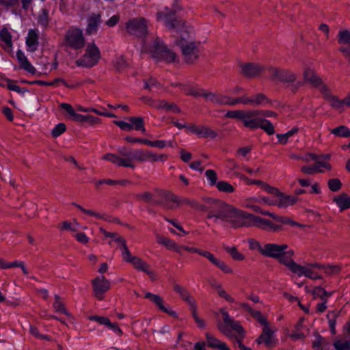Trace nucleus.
<instances>
[{
	"label": "nucleus",
	"instance_id": "1",
	"mask_svg": "<svg viewBox=\"0 0 350 350\" xmlns=\"http://www.w3.org/2000/svg\"><path fill=\"white\" fill-rule=\"evenodd\" d=\"M158 20H163L170 29H177L179 36L174 39V44L180 49L183 61L187 64H195L200 58L202 43L194 40L191 36V27L186 26V22L175 17V11L166 9L157 14Z\"/></svg>",
	"mask_w": 350,
	"mask_h": 350
},
{
	"label": "nucleus",
	"instance_id": "2",
	"mask_svg": "<svg viewBox=\"0 0 350 350\" xmlns=\"http://www.w3.org/2000/svg\"><path fill=\"white\" fill-rule=\"evenodd\" d=\"M167 159L165 154H157L147 149H131L121 146L117 149V154L107 153L103 159L109 161L118 167H135V161L142 163L145 161H164Z\"/></svg>",
	"mask_w": 350,
	"mask_h": 350
},
{
	"label": "nucleus",
	"instance_id": "3",
	"mask_svg": "<svg viewBox=\"0 0 350 350\" xmlns=\"http://www.w3.org/2000/svg\"><path fill=\"white\" fill-rule=\"evenodd\" d=\"M230 224L232 228L256 227L262 230L279 232L284 230V227L280 224H276L271 221L254 214L234 209Z\"/></svg>",
	"mask_w": 350,
	"mask_h": 350
},
{
	"label": "nucleus",
	"instance_id": "4",
	"mask_svg": "<svg viewBox=\"0 0 350 350\" xmlns=\"http://www.w3.org/2000/svg\"><path fill=\"white\" fill-rule=\"evenodd\" d=\"M203 200L204 204L202 211L208 212L206 216L208 219L213 218L215 222L220 219L230 223L235 208L221 200L206 198H203Z\"/></svg>",
	"mask_w": 350,
	"mask_h": 350
},
{
	"label": "nucleus",
	"instance_id": "5",
	"mask_svg": "<svg viewBox=\"0 0 350 350\" xmlns=\"http://www.w3.org/2000/svg\"><path fill=\"white\" fill-rule=\"evenodd\" d=\"M221 313L223 316L224 325H218V329L228 338L233 340L234 346L237 344L238 347L242 350L245 347L242 342L245 336L243 327L239 322L232 319L224 310L221 309Z\"/></svg>",
	"mask_w": 350,
	"mask_h": 350
},
{
	"label": "nucleus",
	"instance_id": "6",
	"mask_svg": "<svg viewBox=\"0 0 350 350\" xmlns=\"http://www.w3.org/2000/svg\"><path fill=\"white\" fill-rule=\"evenodd\" d=\"M149 21L144 17L132 18L125 23V31L130 35L144 39L148 34Z\"/></svg>",
	"mask_w": 350,
	"mask_h": 350
},
{
	"label": "nucleus",
	"instance_id": "7",
	"mask_svg": "<svg viewBox=\"0 0 350 350\" xmlns=\"http://www.w3.org/2000/svg\"><path fill=\"white\" fill-rule=\"evenodd\" d=\"M100 58V51L94 42H92L87 44L85 53L75 64L79 67L92 68L98 64Z\"/></svg>",
	"mask_w": 350,
	"mask_h": 350
},
{
	"label": "nucleus",
	"instance_id": "8",
	"mask_svg": "<svg viewBox=\"0 0 350 350\" xmlns=\"http://www.w3.org/2000/svg\"><path fill=\"white\" fill-rule=\"evenodd\" d=\"M151 57L157 61H164L167 63L174 62L176 55L175 53L167 49L162 40L156 38L153 44L150 49Z\"/></svg>",
	"mask_w": 350,
	"mask_h": 350
},
{
	"label": "nucleus",
	"instance_id": "9",
	"mask_svg": "<svg viewBox=\"0 0 350 350\" xmlns=\"http://www.w3.org/2000/svg\"><path fill=\"white\" fill-rule=\"evenodd\" d=\"M85 44V38L81 29L70 28L66 31L62 46L74 50H80Z\"/></svg>",
	"mask_w": 350,
	"mask_h": 350
},
{
	"label": "nucleus",
	"instance_id": "10",
	"mask_svg": "<svg viewBox=\"0 0 350 350\" xmlns=\"http://www.w3.org/2000/svg\"><path fill=\"white\" fill-rule=\"evenodd\" d=\"M271 81L283 83H293L297 80V75L291 70L274 66L267 68Z\"/></svg>",
	"mask_w": 350,
	"mask_h": 350
},
{
	"label": "nucleus",
	"instance_id": "11",
	"mask_svg": "<svg viewBox=\"0 0 350 350\" xmlns=\"http://www.w3.org/2000/svg\"><path fill=\"white\" fill-rule=\"evenodd\" d=\"M183 249L191 253L198 254L199 255L207 258L213 265L219 268L224 273H232L233 270L223 260L216 258L212 253L206 250H202L195 247H189L184 245Z\"/></svg>",
	"mask_w": 350,
	"mask_h": 350
},
{
	"label": "nucleus",
	"instance_id": "12",
	"mask_svg": "<svg viewBox=\"0 0 350 350\" xmlns=\"http://www.w3.org/2000/svg\"><path fill=\"white\" fill-rule=\"evenodd\" d=\"M172 203H178V196L167 190L155 189V197L152 205L162 206L165 209L174 208Z\"/></svg>",
	"mask_w": 350,
	"mask_h": 350
},
{
	"label": "nucleus",
	"instance_id": "13",
	"mask_svg": "<svg viewBox=\"0 0 350 350\" xmlns=\"http://www.w3.org/2000/svg\"><path fill=\"white\" fill-rule=\"evenodd\" d=\"M92 285L94 295L98 300H103L105 293L111 288L110 282L103 275L98 276L92 280Z\"/></svg>",
	"mask_w": 350,
	"mask_h": 350
},
{
	"label": "nucleus",
	"instance_id": "14",
	"mask_svg": "<svg viewBox=\"0 0 350 350\" xmlns=\"http://www.w3.org/2000/svg\"><path fill=\"white\" fill-rule=\"evenodd\" d=\"M241 73L248 78H254L259 76L267 67L256 63H245L241 65Z\"/></svg>",
	"mask_w": 350,
	"mask_h": 350
},
{
	"label": "nucleus",
	"instance_id": "15",
	"mask_svg": "<svg viewBox=\"0 0 350 350\" xmlns=\"http://www.w3.org/2000/svg\"><path fill=\"white\" fill-rule=\"evenodd\" d=\"M294 251L293 250H283L280 256L277 259L278 261L288 267L293 273H295L300 269V265L297 264L293 256Z\"/></svg>",
	"mask_w": 350,
	"mask_h": 350
},
{
	"label": "nucleus",
	"instance_id": "16",
	"mask_svg": "<svg viewBox=\"0 0 350 350\" xmlns=\"http://www.w3.org/2000/svg\"><path fill=\"white\" fill-rule=\"evenodd\" d=\"M130 263L136 270L146 273L151 281L154 282L157 280V274L151 269L150 265L141 258L135 256L131 259Z\"/></svg>",
	"mask_w": 350,
	"mask_h": 350
},
{
	"label": "nucleus",
	"instance_id": "17",
	"mask_svg": "<svg viewBox=\"0 0 350 350\" xmlns=\"http://www.w3.org/2000/svg\"><path fill=\"white\" fill-rule=\"evenodd\" d=\"M254 211L260 213L263 215L269 216L277 222V224H280L283 226V225H290L292 226H300V225L297 223L296 221H293L291 217H286V216H282L276 215L273 213H271L267 211H262L259 206H254Z\"/></svg>",
	"mask_w": 350,
	"mask_h": 350
},
{
	"label": "nucleus",
	"instance_id": "18",
	"mask_svg": "<svg viewBox=\"0 0 350 350\" xmlns=\"http://www.w3.org/2000/svg\"><path fill=\"white\" fill-rule=\"evenodd\" d=\"M321 92L324 99L329 103L332 108L338 109L340 112L343 111V105H345V98L340 100L338 96L332 95L327 85H323Z\"/></svg>",
	"mask_w": 350,
	"mask_h": 350
},
{
	"label": "nucleus",
	"instance_id": "19",
	"mask_svg": "<svg viewBox=\"0 0 350 350\" xmlns=\"http://www.w3.org/2000/svg\"><path fill=\"white\" fill-rule=\"evenodd\" d=\"M144 297L146 299H150L162 312L169 314L170 317L174 319H178V314L175 311L170 309L169 307L164 306V300L160 295L152 294L148 292L145 294Z\"/></svg>",
	"mask_w": 350,
	"mask_h": 350
},
{
	"label": "nucleus",
	"instance_id": "20",
	"mask_svg": "<svg viewBox=\"0 0 350 350\" xmlns=\"http://www.w3.org/2000/svg\"><path fill=\"white\" fill-rule=\"evenodd\" d=\"M303 78L305 82L310 83L314 88H319L321 92V88L325 84L320 77L316 73L314 69L306 68L303 73Z\"/></svg>",
	"mask_w": 350,
	"mask_h": 350
},
{
	"label": "nucleus",
	"instance_id": "21",
	"mask_svg": "<svg viewBox=\"0 0 350 350\" xmlns=\"http://www.w3.org/2000/svg\"><path fill=\"white\" fill-rule=\"evenodd\" d=\"M288 247L287 244L267 243L264 245L262 256L277 260L280 256L283 250H287Z\"/></svg>",
	"mask_w": 350,
	"mask_h": 350
},
{
	"label": "nucleus",
	"instance_id": "22",
	"mask_svg": "<svg viewBox=\"0 0 350 350\" xmlns=\"http://www.w3.org/2000/svg\"><path fill=\"white\" fill-rule=\"evenodd\" d=\"M274 332L269 325L264 327L259 337L256 340L257 344L264 343L267 347H272L275 345L276 340L273 338Z\"/></svg>",
	"mask_w": 350,
	"mask_h": 350
},
{
	"label": "nucleus",
	"instance_id": "23",
	"mask_svg": "<svg viewBox=\"0 0 350 350\" xmlns=\"http://www.w3.org/2000/svg\"><path fill=\"white\" fill-rule=\"evenodd\" d=\"M243 118L241 119L243 125L251 129H258L257 123L259 122L258 110L243 111Z\"/></svg>",
	"mask_w": 350,
	"mask_h": 350
},
{
	"label": "nucleus",
	"instance_id": "24",
	"mask_svg": "<svg viewBox=\"0 0 350 350\" xmlns=\"http://www.w3.org/2000/svg\"><path fill=\"white\" fill-rule=\"evenodd\" d=\"M26 45L27 50L30 52H34L38 49L39 45V35L36 29H31L29 30L26 38Z\"/></svg>",
	"mask_w": 350,
	"mask_h": 350
},
{
	"label": "nucleus",
	"instance_id": "25",
	"mask_svg": "<svg viewBox=\"0 0 350 350\" xmlns=\"http://www.w3.org/2000/svg\"><path fill=\"white\" fill-rule=\"evenodd\" d=\"M88 25L85 29V33L88 35L96 33L98 27L101 23L100 14L92 13L88 18Z\"/></svg>",
	"mask_w": 350,
	"mask_h": 350
},
{
	"label": "nucleus",
	"instance_id": "26",
	"mask_svg": "<svg viewBox=\"0 0 350 350\" xmlns=\"http://www.w3.org/2000/svg\"><path fill=\"white\" fill-rule=\"evenodd\" d=\"M72 205L75 206V207H77L78 209H79L82 213H85V214H87L88 215H90V216H94L96 218H98V219H103V220H105L107 221H109V222H113V223H118L119 222V219L117 218V217H112L110 215H100L95 211H93L92 210H90V209H85L84 208L83 206H81V205L75 203V202H72Z\"/></svg>",
	"mask_w": 350,
	"mask_h": 350
},
{
	"label": "nucleus",
	"instance_id": "27",
	"mask_svg": "<svg viewBox=\"0 0 350 350\" xmlns=\"http://www.w3.org/2000/svg\"><path fill=\"white\" fill-rule=\"evenodd\" d=\"M205 337L206 343L208 347L218 350H229V347L225 342H221L210 333L206 332Z\"/></svg>",
	"mask_w": 350,
	"mask_h": 350
},
{
	"label": "nucleus",
	"instance_id": "28",
	"mask_svg": "<svg viewBox=\"0 0 350 350\" xmlns=\"http://www.w3.org/2000/svg\"><path fill=\"white\" fill-rule=\"evenodd\" d=\"M16 57L21 68L27 71L32 75L36 74V68L31 64L23 52H22L21 50H18L16 52Z\"/></svg>",
	"mask_w": 350,
	"mask_h": 350
},
{
	"label": "nucleus",
	"instance_id": "29",
	"mask_svg": "<svg viewBox=\"0 0 350 350\" xmlns=\"http://www.w3.org/2000/svg\"><path fill=\"white\" fill-rule=\"evenodd\" d=\"M277 197L278 198V200L276 201V206L279 208H286L288 206L293 205L297 200V197L286 195L281 191H279Z\"/></svg>",
	"mask_w": 350,
	"mask_h": 350
},
{
	"label": "nucleus",
	"instance_id": "30",
	"mask_svg": "<svg viewBox=\"0 0 350 350\" xmlns=\"http://www.w3.org/2000/svg\"><path fill=\"white\" fill-rule=\"evenodd\" d=\"M21 82L22 83H26V84H30V85L36 84V85H48V86L55 85L57 83L61 82L66 87L68 88H72L75 87L74 85L68 84L67 82L64 79H62V78H56L53 81H50V82L42 81V80H36V81H29L26 79H22L21 81Z\"/></svg>",
	"mask_w": 350,
	"mask_h": 350
},
{
	"label": "nucleus",
	"instance_id": "31",
	"mask_svg": "<svg viewBox=\"0 0 350 350\" xmlns=\"http://www.w3.org/2000/svg\"><path fill=\"white\" fill-rule=\"evenodd\" d=\"M173 290L175 293H178L180 298L187 304H189L190 303L195 301L194 298L191 295L189 291L178 284L174 283L173 284Z\"/></svg>",
	"mask_w": 350,
	"mask_h": 350
},
{
	"label": "nucleus",
	"instance_id": "32",
	"mask_svg": "<svg viewBox=\"0 0 350 350\" xmlns=\"http://www.w3.org/2000/svg\"><path fill=\"white\" fill-rule=\"evenodd\" d=\"M306 289L308 293L313 295L314 299L320 298L321 300L327 299L333 294V292H327L321 286H315L312 290L306 286Z\"/></svg>",
	"mask_w": 350,
	"mask_h": 350
},
{
	"label": "nucleus",
	"instance_id": "33",
	"mask_svg": "<svg viewBox=\"0 0 350 350\" xmlns=\"http://www.w3.org/2000/svg\"><path fill=\"white\" fill-rule=\"evenodd\" d=\"M333 200L338 206L341 212L350 208V196L345 193H342L334 197Z\"/></svg>",
	"mask_w": 350,
	"mask_h": 350
},
{
	"label": "nucleus",
	"instance_id": "34",
	"mask_svg": "<svg viewBox=\"0 0 350 350\" xmlns=\"http://www.w3.org/2000/svg\"><path fill=\"white\" fill-rule=\"evenodd\" d=\"M296 272L299 276L304 275L312 280L321 279L322 276L314 272L311 268L300 265V269Z\"/></svg>",
	"mask_w": 350,
	"mask_h": 350
},
{
	"label": "nucleus",
	"instance_id": "35",
	"mask_svg": "<svg viewBox=\"0 0 350 350\" xmlns=\"http://www.w3.org/2000/svg\"><path fill=\"white\" fill-rule=\"evenodd\" d=\"M257 125L258 129L260 128L269 135H272L275 133L274 126L273 124L268 120L260 118Z\"/></svg>",
	"mask_w": 350,
	"mask_h": 350
},
{
	"label": "nucleus",
	"instance_id": "36",
	"mask_svg": "<svg viewBox=\"0 0 350 350\" xmlns=\"http://www.w3.org/2000/svg\"><path fill=\"white\" fill-rule=\"evenodd\" d=\"M197 135L200 137L215 139L217 133L206 126H199Z\"/></svg>",
	"mask_w": 350,
	"mask_h": 350
},
{
	"label": "nucleus",
	"instance_id": "37",
	"mask_svg": "<svg viewBox=\"0 0 350 350\" xmlns=\"http://www.w3.org/2000/svg\"><path fill=\"white\" fill-rule=\"evenodd\" d=\"M159 110H165L174 113H180V109L174 103H169L165 100H161L158 107Z\"/></svg>",
	"mask_w": 350,
	"mask_h": 350
},
{
	"label": "nucleus",
	"instance_id": "38",
	"mask_svg": "<svg viewBox=\"0 0 350 350\" xmlns=\"http://www.w3.org/2000/svg\"><path fill=\"white\" fill-rule=\"evenodd\" d=\"M128 120L131 122V124L133 126V129L136 131H141L143 133L146 132L144 126V118L141 116L138 117H129Z\"/></svg>",
	"mask_w": 350,
	"mask_h": 350
},
{
	"label": "nucleus",
	"instance_id": "39",
	"mask_svg": "<svg viewBox=\"0 0 350 350\" xmlns=\"http://www.w3.org/2000/svg\"><path fill=\"white\" fill-rule=\"evenodd\" d=\"M337 40L340 44H349L350 31L346 29L340 30L337 36Z\"/></svg>",
	"mask_w": 350,
	"mask_h": 350
},
{
	"label": "nucleus",
	"instance_id": "40",
	"mask_svg": "<svg viewBox=\"0 0 350 350\" xmlns=\"http://www.w3.org/2000/svg\"><path fill=\"white\" fill-rule=\"evenodd\" d=\"M144 89L152 91L153 89L159 90L162 88V85L154 78L150 77L144 80Z\"/></svg>",
	"mask_w": 350,
	"mask_h": 350
},
{
	"label": "nucleus",
	"instance_id": "41",
	"mask_svg": "<svg viewBox=\"0 0 350 350\" xmlns=\"http://www.w3.org/2000/svg\"><path fill=\"white\" fill-rule=\"evenodd\" d=\"M157 241L159 244L163 245L166 247L168 250H172L173 247H175L176 243L161 234H156Z\"/></svg>",
	"mask_w": 350,
	"mask_h": 350
},
{
	"label": "nucleus",
	"instance_id": "42",
	"mask_svg": "<svg viewBox=\"0 0 350 350\" xmlns=\"http://www.w3.org/2000/svg\"><path fill=\"white\" fill-rule=\"evenodd\" d=\"M216 187L220 192L226 193H232L235 191V188L231 184L224 180L217 182Z\"/></svg>",
	"mask_w": 350,
	"mask_h": 350
},
{
	"label": "nucleus",
	"instance_id": "43",
	"mask_svg": "<svg viewBox=\"0 0 350 350\" xmlns=\"http://www.w3.org/2000/svg\"><path fill=\"white\" fill-rule=\"evenodd\" d=\"M252 106L271 104V101L262 93H258L252 97Z\"/></svg>",
	"mask_w": 350,
	"mask_h": 350
},
{
	"label": "nucleus",
	"instance_id": "44",
	"mask_svg": "<svg viewBox=\"0 0 350 350\" xmlns=\"http://www.w3.org/2000/svg\"><path fill=\"white\" fill-rule=\"evenodd\" d=\"M224 249L235 260H243L245 259V256L238 251L236 247L225 246Z\"/></svg>",
	"mask_w": 350,
	"mask_h": 350
},
{
	"label": "nucleus",
	"instance_id": "45",
	"mask_svg": "<svg viewBox=\"0 0 350 350\" xmlns=\"http://www.w3.org/2000/svg\"><path fill=\"white\" fill-rule=\"evenodd\" d=\"M331 133L336 136L342 137H350V129L345 126H340L333 129Z\"/></svg>",
	"mask_w": 350,
	"mask_h": 350
},
{
	"label": "nucleus",
	"instance_id": "46",
	"mask_svg": "<svg viewBox=\"0 0 350 350\" xmlns=\"http://www.w3.org/2000/svg\"><path fill=\"white\" fill-rule=\"evenodd\" d=\"M313 165L317 173H323L325 172L323 169L330 171L332 168V165L329 163L321 161H317V162H314Z\"/></svg>",
	"mask_w": 350,
	"mask_h": 350
},
{
	"label": "nucleus",
	"instance_id": "47",
	"mask_svg": "<svg viewBox=\"0 0 350 350\" xmlns=\"http://www.w3.org/2000/svg\"><path fill=\"white\" fill-rule=\"evenodd\" d=\"M177 204H187V205L191 206V208H193L196 210H198V211H202V209L203 208V204H200L196 200L189 199V198H183L180 201L178 200V203H177Z\"/></svg>",
	"mask_w": 350,
	"mask_h": 350
},
{
	"label": "nucleus",
	"instance_id": "48",
	"mask_svg": "<svg viewBox=\"0 0 350 350\" xmlns=\"http://www.w3.org/2000/svg\"><path fill=\"white\" fill-rule=\"evenodd\" d=\"M113 66L116 70L120 72L127 68L128 64L123 56H120L113 61Z\"/></svg>",
	"mask_w": 350,
	"mask_h": 350
},
{
	"label": "nucleus",
	"instance_id": "49",
	"mask_svg": "<svg viewBox=\"0 0 350 350\" xmlns=\"http://www.w3.org/2000/svg\"><path fill=\"white\" fill-rule=\"evenodd\" d=\"M135 197L137 200H142L145 202L151 203L152 204V202L155 197V192L152 193L150 192L146 191L142 193H137Z\"/></svg>",
	"mask_w": 350,
	"mask_h": 350
},
{
	"label": "nucleus",
	"instance_id": "50",
	"mask_svg": "<svg viewBox=\"0 0 350 350\" xmlns=\"http://www.w3.org/2000/svg\"><path fill=\"white\" fill-rule=\"evenodd\" d=\"M55 302L53 304V308L57 312L63 313L68 315L69 313L67 312L64 304L60 301V297L58 295H55Z\"/></svg>",
	"mask_w": 350,
	"mask_h": 350
},
{
	"label": "nucleus",
	"instance_id": "51",
	"mask_svg": "<svg viewBox=\"0 0 350 350\" xmlns=\"http://www.w3.org/2000/svg\"><path fill=\"white\" fill-rule=\"evenodd\" d=\"M327 185L330 191L336 192L342 188V185L338 178H332L328 180Z\"/></svg>",
	"mask_w": 350,
	"mask_h": 350
},
{
	"label": "nucleus",
	"instance_id": "52",
	"mask_svg": "<svg viewBox=\"0 0 350 350\" xmlns=\"http://www.w3.org/2000/svg\"><path fill=\"white\" fill-rule=\"evenodd\" d=\"M49 12L46 9H43L42 12L38 15V23L44 27H46L49 25Z\"/></svg>",
	"mask_w": 350,
	"mask_h": 350
},
{
	"label": "nucleus",
	"instance_id": "53",
	"mask_svg": "<svg viewBox=\"0 0 350 350\" xmlns=\"http://www.w3.org/2000/svg\"><path fill=\"white\" fill-rule=\"evenodd\" d=\"M0 40L4 42L8 46H12V36L5 27L3 28L0 31Z\"/></svg>",
	"mask_w": 350,
	"mask_h": 350
},
{
	"label": "nucleus",
	"instance_id": "54",
	"mask_svg": "<svg viewBox=\"0 0 350 350\" xmlns=\"http://www.w3.org/2000/svg\"><path fill=\"white\" fill-rule=\"evenodd\" d=\"M29 332L31 335H33L34 337L38 339L45 340L48 341L51 340V338L49 336L40 334L38 329L35 326L31 325Z\"/></svg>",
	"mask_w": 350,
	"mask_h": 350
},
{
	"label": "nucleus",
	"instance_id": "55",
	"mask_svg": "<svg viewBox=\"0 0 350 350\" xmlns=\"http://www.w3.org/2000/svg\"><path fill=\"white\" fill-rule=\"evenodd\" d=\"M66 130V126L64 123H59L51 131L53 137L56 138L64 133Z\"/></svg>",
	"mask_w": 350,
	"mask_h": 350
},
{
	"label": "nucleus",
	"instance_id": "56",
	"mask_svg": "<svg viewBox=\"0 0 350 350\" xmlns=\"http://www.w3.org/2000/svg\"><path fill=\"white\" fill-rule=\"evenodd\" d=\"M205 175L207 178V179L209 181V185L211 186H213L217 184V175L215 170H207L205 172Z\"/></svg>",
	"mask_w": 350,
	"mask_h": 350
},
{
	"label": "nucleus",
	"instance_id": "57",
	"mask_svg": "<svg viewBox=\"0 0 350 350\" xmlns=\"http://www.w3.org/2000/svg\"><path fill=\"white\" fill-rule=\"evenodd\" d=\"M252 317L264 327L269 325V323L267 321V319L262 316L260 311L255 310V312L252 314Z\"/></svg>",
	"mask_w": 350,
	"mask_h": 350
},
{
	"label": "nucleus",
	"instance_id": "58",
	"mask_svg": "<svg viewBox=\"0 0 350 350\" xmlns=\"http://www.w3.org/2000/svg\"><path fill=\"white\" fill-rule=\"evenodd\" d=\"M140 100L143 101L144 103L148 105L149 106L154 107L158 109V107L160 103L161 100H154L151 97L143 96L140 98Z\"/></svg>",
	"mask_w": 350,
	"mask_h": 350
},
{
	"label": "nucleus",
	"instance_id": "59",
	"mask_svg": "<svg viewBox=\"0 0 350 350\" xmlns=\"http://www.w3.org/2000/svg\"><path fill=\"white\" fill-rule=\"evenodd\" d=\"M8 84H7V88L10 90L15 91L18 93L24 94L27 92H28V90L25 88H20L18 85L13 84V81L10 79L6 80Z\"/></svg>",
	"mask_w": 350,
	"mask_h": 350
},
{
	"label": "nucleus",
	"instance_id": "60",
	"mask_svg": "<svg viewBox=\"0 0 350 350\" xmlns=\"http://www.w3.org/2000/svg\"><path fill=\"white\" fill-rule=\"evenodd\" d=\"M8 84H7V88L10 90L15 91L18 93L24 94L27 92H28V90L25 88H20L18 85L13 84V81L10 79L6 80Z\"/></svg>",
	"mask_w": 350,
	"mask_h": 350
},
{
	"label": "nucleus",
	"instance_id": "61",
	"mask_svg": "<svg viewBox=\"0 0 350 350\" xmlns=\"http://www.w3.org/2000/svg\"><path fill=\"white\" fill-rule=\"evenodd\" d=\"M243 114H244L243 110L228 111L225 114V117L227 118H232L241 120Z\"/></svg>",
	"mask_w": 350,
	"mask_h": 350
},
{
	"label": "nucleus",
	"instance_id": "62",
	"mask_svg": "<svg viewBox=\"0 0 350 350\" xmlns=\"http://www.w3.org/2000/svg\"><path fill=\"white\" fill-rule=\"evenodd\" d=\"M340 269L341 268L338 265H326L324 267V271L328 275L338 273Z\"/></svg>",
	"mask_w": 350,
	"mask_h": 350
},
{
	"label": "nucleus",
	"instance_id": "63",
	"mask_svg": "<svg viewBox=\"0 0 350 350\" xmlns=\"http://www.w3.org/2000/svg\"><path fill=\"white\" fill-rule=\"evenodd\" d=\"M113 123L122 131H130L133 129V126L131 123L126 122L122 120H114Z\"/></svg>",
	"mask_w": 350,
	"mask_h": 350
},
{
	"label": "nucleus",
	"instance_id": "64",
	"mask_svg": "<svg viewBox=\"0 0 350 350\" xmlns=\"http://www.w3.org/2000/svg\"><path fill=\"white\" fill-rule=\"evenodd\" d=\"M315 340L312 342V348L314 350H322L321 347L324 342V338L317 333L316 335Z\"/></svg>",
	"mask_w": 350,
	"mask_h": 350
}]
</instances>
